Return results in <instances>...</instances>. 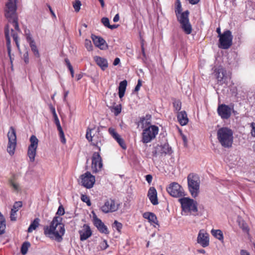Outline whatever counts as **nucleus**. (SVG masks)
Masks as SVG:
<instances>
[{
  "mask_svg": "<svg viewBox=\"0 0 255 255\" xmlns=\"http://www.w3.org/2000/svg\"><path fill=\"white\" fill-rule=\"evenodd\" d=\"M17 1L18 0H8L5 3L4 7V15L8 21V23L4 28V34L9 55L10 54V38L9 24H11L16 31L20 32L18 23V16L16 13V4Z\"/></svg>",
  "mask_w": 255,
  "mask_h": 255,
  "instance_id": "1",
  "label": "nucleus"
},
{
  "mask_svg": "<svg viewBox=\"0 0 255 255\" xmlns=\"http://www.w3.org/2000/svg\"><path fill=\"white\" fill-rule=\"evenodd\" d=\"M61 221V218L54 217L50 225L44 227V235L52 240L61 242L65 231L64 224L60 223Z\"/></svg>",
  "mask_w": 255,
  "mask_h": 255,
  "instance_id": "2",
  "label": "nucleus"
},
{
  "mask_svg": "<svg viewBox=\"0 0 255 255\" xmlns=\"http://www.w3.org/2000/svg\"><path fill=\"white\" fill-rule=\"evenodd\" d=\"M182 8L180 0L175 2V12L178 21L180 24L181 28L186 34H190L192 31V27L189 21V11L187 10L182 12Z\"/></svg>",
  "mask_w": 255,
  "mask_h": 255,
  "instance_id": "3",
  "label": "nucleus"
},
{
  "mask_svg": "<svg viewBox=\"0 0 255 255\" xmlns=\"http://www.w3.org/2000/svg\"><path fill=\"white\" fill-rule=\"evenodd\" d=\"M181 204L182 214L184 213L185 215H198V203L192 199L187 197H183L178 200Z\"/></svg>",
  "mask_w": 255,
  "mask_h": 255,
  "instance_id": "4",
  "label": "nucleus"
},
{
  "mask_svg": "<svg viewBox=\"0 0 255 255\" xmlns=\"http://www.w3.org/2000/svg\"><path fill=\"white\" fill-rule=\"evenodd\" d=\"M217 138L222 146L231 147L233 142V131L228 128H220L217 131Z\"/></svg>",
  "mask_w": 255,
  "mask_h": 255,
  "instance_id": "5",
  "label": "nucleus"
},
{
  "mask_svg": "<svg viewBox=\"0 0 255 255\" xmlns=\"http://www.w3.org/2000/svg\"><path fill=\"white\" fill-rule=\"evenodd\" d=\"M189 190L193 197L198 196L199 192L200 180L199 176L195 173H190L187 176Z\"/></svg>",
  "mask_w": 255,
  "mask_h": 255,
  "instance_id": "6",
  "label": "nucleus"
},
{
  "mask_svg": "<svg viewBox=\"0 0 255 255\" xmlns=\"http://www.w3.org/2000/svg\"><path fill=\"white\" fill-rule=\"evenodd\" d=\"M159 128L156 126H150L145 127L142 132L141 141L147 143L154 139L158 134Z\"/></svg>",
  "mask_w": 255,
  "mask_h": 255,
  "instance_id": "7",
  "label": "nucleus"
},
{
  "mask_svg": "<svg viewBox=\"0 0 255 255\" xmlns=\"http://www.w3.org/2000/svg\"><path fill=\"white\" fill-rule=\"evenodd\" d=\"M94 129L88 128L86 131V137L89 141H91L92 144L97 147L98 150H101L100 145H102V141L103 140V137L101 135L99 128H98L95 134L92 135V131Z\"/></svg>",
  "mask_w": 255,
  "mask_h": 255,
  "instance_id": "8",
  "label": "nucleus"
},
{
  "mask_svg": "<svg viewBox=\"0 0 255 255\" xmlns=\"http://www.w3.org/2000/svg\"><path fill=\"white\" fill-rule=\"evenodd\" d=\"M233 38V36L230 30H227L224 31L219 37V47L224 49L229 48L232 45Z\"/></svg>",
  "mask_w": 255,
  "mask_h": 255,
  "instance_id": "9",
  "label": "nucleus"
},
{
  "mask_svg": "<svg viewBox=\"0 0 255 255\" xmlns=\"http://www.w3.org/2000/svg\"><path fill=\"white\" fill-rule=\"evenodd\" d=\"M8 142L7 151L10 155L14 154L16 145V131L13 127H10L7 133Z\"/></svg>",
  "mask_w": 255,
  "mask_h": 255,
  "instance_id": "10",
  "label": "nucleus"
},
{
  "mask_svg": "<svg viewBox=\"0 0 255 255\" xmlns=\"http://www.w3.org/2000/svg\"><path fill=\"white\" fill-rule=\"evenodd\" d=\"M172 153L171 147L168 143H165L161 145H157L153 148L152 152L153 157L157 156H163L167 154H171Z\"/></svg>",
  "mask_w": 255,
  "mask_h": 255,
  "instance_id": "11",
  "label": "nucleus"
},
{
  "mask_svg": "<svg viewBox=\"0 0 255 255\" xmlns=\"http://www.w3.org/2000/svg\"><path fill=\"white\" fill-rule=\"evenodd\" d=\"M167 192L172 197H181L185 195L183 188L176 182H172L166 188Z\"/></svg>",
  "mask_w": 255,
  "mask_h": 255,
  "instance_id": "12",
  "label": "nucleus"
},
{
  "mask_svg": "<svg viewBox=\"0 0 255 255\" xmlns=\"http://www.w3.org/2000/svg\"><path fill=\"white\" fill-rule=\"evenodd\" d=\"M214 73L217 84L219 85H223L224 84L227 83L228 79H231V77L228 74L226 70L222 67L216 69Z\"/></svg>",
  "mask_w": 255,
  "mask_h": 255,
  "instance_id": "13",
  "label": "nucleus"
},
{
  "mask_svg": "<svg viewBox=\"0 0 255 255\" xmlns=\"http://www.w3.org/2000/svg\"><path fill=\"white\" fill-rule=\"evenodd\" d=\"M80 178L82 185L87 189L92 188L95 183V176L89 171L81 175Z\"/></svg>",
  "mask_w": 255,
  "mask_h": 255,
  "instance_id": "14",
  "label": "nucleus"
},
{
  "mask_svg": "<svg viewBox=\"0 0 255 255\" xmlns=\"http://www.w3.org/2000/svg\"><path fill=\"white\" fill-rule=\"evenodd\" d=\"M233 110V106L231 107L224 104H220L217 108V113L222 119H228L230 118Z\"/></svg>",
  "mask_w": 255,
  "mask_h": 255,
  "instance_id": "15",
  "label": "nucleus"
},
{
  "mask_svg": "<svg viewBox=\"0 0 255 255\" xmlns=\"http://www.w3.org/2000/svg\"><path fill=\"white\" fill-rule=\"evenodd\" d=\"M118 208V205L116 203L115 201L112 199H109L101 206V210L104 213H108L116 211Z\"/></svg>",
  "mask_w": 255,
  "mask_h": 255,
  "instance_id": "16",
  "label": "nucleus"
},
{
  "mask_svg": "<svg viewBox=\"0 0 255 255\" xmlns=\"http://www.w3.org/2000/svg\"><path fill=\"white\" fill-rule=\"evenodd\" d=\"M92 169L93 172L96 173L101 170L103 167L102 159L99 152H95L92 159Z\"/></svg>",
  "mask_w": 255,
  "mask_h": 255,
  "instance_id": "17",
  "label": "nucleus"
},
{
  "mask_svg": "<svg viewBox=\"0 0 255 255\" xmlns=\"http://www.w3.org/2000/svg\"><path fill=\"white\" fill-rule=\"evenodd\" d=\"M92 213L93 215V222L94 226L97 228L100 233L109 234V231L107 227L104 224L101 219L97 217L95 213L92 212Z\"/></svg>",
  "mask_w": 255,
  "mask_h": 255,
  "instance_id": "18",
  "label": "nucleus"
},
{
  "mask_svg": "<svg viewBox=\"0 0 255 255\" xmlns=\"http://www.w3.org/2000/svg\"><path fill=\"white\" fill-rule=\"evenodd\" d=\"M81 241H84L89 238L92 235V231L88 224H85L78 231Z\"/></svg>",
  "mask_w": 255,
  "mask_h": 255,
  "instance_id": "19",
  "label": "nucleus"
},
{
  "mask_svg": "<svg viewBox=\"0 0 255 255\" xmlns=\"http://www.w3.org/2000/svg\"><path fill=\"white\" fill-rule=\"evenodd\" d=\"M197 241L202 247H208L209 245V235L203 230H200Z\"/></svg>",
  "mask_w": 255,
  "mask_h": 255,
  "instance_id": "20",
  "label": "nucleus"
},
{
  "mask_svg": "<svg viewBox=\"0 0 255 255\" xmlns=\"http://www.w3.org/2000/svg\"><path fill=\"white\" fill-rule=\"evenodd\" d=\"M108 131L110 134L117 141L119 144L123 149H125L127 148V145L121 136L117 132L116 129L113 128H109Z\"/></svg>",
  "mask_w": 255,
  "mask_h": 255,
  "instance_id": "21",
  "label": "nucleus"
},
{
  "mask_svg": "<svg viewBox=\"0 0 255 255\" xmlns=\"http://www.w3.org/2000/svg\"><path fill=\"white\" fill-rule=\"evenodd\" d=\"M108 131L110 134L117 141L119 144L123 149H125L127 148V145L121 136L117 132L116 129L113 128H109Z\"/></svg>",
  "mask_w": 255,
  "mask_h": 255,
  "instance_id": "22",
  "label": "nucleus"
},
{
  "mask_svg": "<svg viewBox=\"0 0 255 255\" xmlns=\"http://www.w3.org/2000/svg\"><path fill=\"white\" fill-rule=\"evenodd\" d=\"M91 38L94 45L101 50H104L107 46L106 41L101 37L92 34Z\"/></svg>",
  "mask_w": 255,
  "mask_h": 255,
  "instance_id": "23",
  "label": "nucleus"
},
{
  "mask_svg": "<svg viewBox=\"0 0 255 255\" xmlns=\"http://www.w3.org/2000/svg\"><path fill=\"white\" fill-rule=\"evenodd\" d=\"M147 196L153 205H156L158 204L157 191L154 187H150L149 188L147 193Z\"/></svg>",
  "mask_w": 255,
  "mask_h": 255,
  "instance_id": "24",
  "label": "nucleus"
},
{
  "mask_svg": "<svg viewBox=\"0 0 255 255\" xmlns=\"http://www.w3.org/2000/svg\"><path fill=\"white\" fill-rule=\"evenodd\" d=\"M94 61L103 71H105L108 67L107 60L103 57L96 56L94 57Z\"/></svg>",
  "mask_w": 255,
  "mask_h": 255,
  "instance_id": "25",
  "label": "nucleus"
},
{
  "mask_svg": "<svg viewBox=\"0 0 255 255\" xmlns=\"http://www.w3.org/2000/svg\"><path fill=\"white\" fill-rule=\"evenodd\" d=\"M143 217L148 220V222L155 226L154 225H158V220L156 215L151 212H145L143 214Z\"/></svg>",
  "mask_w": 255,
  "mask_h": 255,
  "instance_id": "26",
  "label": "nucleus"
},
{
  "mask_svg": "<svg viewBox=\"0 0 255 255\" xmlns=\"http://www.w3.org/2000/svg\"><path fill=\"white\" fill-rule=\"evenodd\" d=\"M177 120L181 126H185L188 122V118L187 114L185 111L179 112L177 116Z\"/></svg>",
  "mask_w": 255,
  "mask_h": 255,
  "instance_id": "27",
  "label": "nucleus"
},
{
  "mask_svg": "<svg viewBox=\"0 0 255 255\" xmlns=\"http://www.w3.org/2000/svg\"><path fill=\"white\" fill-rule=\"evenodd\" d=\"M151 116L150 115H146L145 117L140 118L139 123L142 125V128L144 129L145 127L152 126L151 124Z\"/></svg>",
  "mask_w": 255,
  "mask_h": 255,
  "instance_id": "28",
  "label": "nucleus"
},
{
  "mask_svg": "<svg viewBox=\"0 0 255 255\" xmlns=\"http://www.w3.org/2000/svg\"><path fill=\"white\" fill-rule=\"evenodd\" d=\"M127 86V81L125 80L123 81H121L120 83L119 86V96L120 99H122L125 93V91L126 90V87Z\"/></svg>",
  "mask_w": 255,
  "mask_h": 255,
  "instance_id": "29",
  "label": "nucleus"
},
{
  "mask_svg": "<svg viewBox=\"0 0 255 255\" xmlns=\"http://www.w3.org/2000/svg\"><path fill=\"white\" fill-rule=\"evenodd\" d=\"M238 223L239 227L242 230L243 232L247 235H249L250 228L247 223L242 219H238Z\"/></svg>",
  "mask_w": 255,
  "mask_h": 255,
  "instance_id": "30",
  "label": "nucleus"
},
{
  "mask_svg": "<svg viewBox=\"0 0 255 255\" xmlns=\"http://www.w3.org/2000/svg\"><path fill=\"white\" fill-rule=\"evenodd\" d=\"M36 148H32L31 147H28L27 150V156L29 158V161L31 162H33L35 161V157L36 154Z\"/></svg>",
  "mask_w": 255,
  "mask_h": 255,
  "instance_id": "31",
  "label": "nucleus"
},
{
  "mask_svg": "<svg viewBox=\"0 0 255 255\" xmlns=\"http://www.w3.org/2000/svg\"><path fill=\"white\" fill-rule=\"evenodd\" d=\"M39 222L40 219L38 218H35L29 226L27 232L31 233L33 230H35L39 226Z\"/></svg>",
  "mask_w": 255,
  "mask_h": 255,
  "instance_id": "32",
  "label": "nucleus"
},
{
  "mask_svg": "<svg viewBox=\"0 0 255 255\" xmlns=\"http://www.w3.org/2000/svg\"><path fill=\"white\" fill-rule=\"evenodd\" d=\"M212 235L216 239H218L220 241L223 242L224 236L223 232L220 230H211Z\"/></svg>",
  "mask_w": 255,
  "mask_h": 255,
  "instance_id": "33",
  "label": "nucleus"
},
{
  "mask_svg": "<svg viewBox=\"0 0 255 255\" xmlns=\"http://www.w3.org/2000/svg\"><path fill=\"white\" fill-rule=\"evenodd\" d=\"M30 144L28 146L31 147L37 148L38 144V139L34 135H32L29 139Z\"/></svg>",
  "mask_w": 255,
  "mask_h": 255,
  "instance_id": "34",
  "label": "nucleus"
},
{
  "mask_svg": "<svg viewBox=\"0 0 255 255\" xmlns=\"http://www.w3.org/2000/svg\"><path fill=\"white\" fill-rule=\"evenodd\" d=\"M30 48H31V51H32V52L33 53L34 55L36 57H40V54H39V51H38V49L36 45V44H35V42H32V43L30 44V45H29Z\"/></svg>",
  "mask_w": 255,
  "mask_h": 255,
  "instance_id": "35",
  "label": "nucleus"
},
{
  "mask_svg": "<svg viewBox=\"0 0 255 255\" xmlns=\"http://www.w3.org/2000/svg\"><path fill=\"white\" fill-rule=\"evenodd\" d=\"M30 246V244L28 242L23 243L21 248V253L23 255L27 253L29 247Z\"/></svg>",
  "mask_w": 255,
  "mask_h": 255,
  "instance_id": "36",
  "label": "nucleus"
},
{
  "mask_svg": "<svg viewBox=\"0 0 255 255\" xmlns=\"http://www.w3.org/2000/svg\"><path fill=\"white\" fill-rule=\"evenodd\" d=\"M10 31H11V35L16 45V47H17L18 49H19V44L18 39L17 33L16 32L14 31V30L12 28L10 29Z\"/></svg>",
  "mask_w": 255,
  "mask_h": 255,
  "instance_id": "37",
  "label": "nucleus"
},
{
  "mask_svg": "<svg viewBox=\"0 0 255 255\" xmlns=\"http://www.w3.org/2000/svg\"><path fill=\"white\" fill-rule=\"evenodd\" d=\"M65 63L69 70L71 76L72 78L74 77V72L72 66L71 65L69 60L68 58L65 59Z\"/></svg>",
  "mask_w": 255,
  "mask_h": 255,
  "instance_id": "38",
  "label": "nucleus"
},
{
  "mask_svg": "<svg viewBox=\"0 0 255 255\" xmlns=\"http://www.w3.org/2000/svg\"><path fill=\"white\" fill-rule=\"evenodd\" d=\"M113 228H115L119 233H121L123 228V225L118 221L115 220L113 224Z\"/></svg>",
  "mask_w": 255,
  "mask_h": 255,
  "instance_id": "39",
  "label": "nucleus"
},
{
  "mask_svg": "<svg viewBox=\"0 0 255 255\" xmlns=\"http://www.w3.org/2000/svg\"><path fill=\"white\" fill-rule=\"evenodd\" d=\"M109 247L108 242L106 240L102 241L99 245V248L101 250H105Z\"/></svg>",
  "mask_w": 255,
  "mask_h": 255,
  "instance_id": "40",
  "label": "nucleus"
},
{
  "mask_svg": "<svg viewBox=\"0 0 255 255\" xmlns=\"http://www.w3.org/2000/svg\"><path fill=\"white\" fill-rule=\"evenodd\" d=\"M173 107L176 111H179L181 108V102L179 100H175L173 103Z\"/></svg>",
  "mask_w": 255,
  "mask_h": 255,
  "instance_id": "41",
  "label": "nucleus"
},
{
  "mask_svg": "<svg viewBox=\"0 0 255 255\" xmlns=\"http://www.w3.org/2000/svg\"><path fill=\"white\" fill-rule=\"evenodd\" d=\"M5 220L2 214H1L0 215V229H3L4 230H5Z\"/></svg>",
  "mask_w": 255,
  "mask_h": 255,
  "instance_id": "42",
  "label": "nucleus"
},
{
  "mask_svg": "<svg viewBox=\"0 0 255 255\" xmlns=\"http://www.w3.org/2000/svg\"><path fill=\"white\" fill-rule=\"evenodd\" d=\"M57 129L58 130V131L59 132V136L61 139V142H62L63 143H66V139L65 138L64 133L62 130V128L61 127V128H57Z\"/></svg>",
  "mask_w": 255,
  "mask_h": 255,
  "instance_id": "43",
  "label": "nucleus"
},
{
  "mask_svg": "<svg viewBox=\"0 0 255 255\" xmlns=\"http://www.w3.org/2000/svg\"><path fill=\"white\" fill-rule=\"evenodd\" d=\"M85 46L88 51H92L93 49V46L92 42L90 40L86 39L85 41Z\"/></svg>",
  "mask_w": 255,
  "mask_h": 255,
  "instance_id": "44",
  "label": "nucleus"
},
{
  "mask_svg": "<svg viewBox=\"0 0 255 255\" xmlns=\"http://www.w3.org/2000/svg\"><path fill=\"white\" fill-rule=\"evenodd\" d=\"M81 5V1L79 0H76L73 4V7L75 11L78 12L80 10Z\"/></svg>",
  "mask_w": 255,
  "mask_h": 255,
  "instance_id": "45",
  "label": "nucleus"
},
{
  "mask_svg": "<svg viewBox=\"0 0 255 255\" xmlns=\"http://www.w3.org/2000/svg\"><path fill=\"white\" fill-rule=\"evenodd\" d=\"M22 204L21 201L15 202L13 205L12 208L11 209H14L15 210L18 211L19 209L22 207Z\"/></svg>",
  "mask_w": 255,
  "mask_h": 255,
  "instance_id": "46",
  "label": "nucleus"
},
{
  "mask_svg": "<svg viewBox=\"0 0 255 255\" xmlns=\"http://www.w3.org/2000/svg\"><path fill=\"white\" fill-rule=\"evenodd\" d=\"M16 211L14 209H11L10 212V220L12 221H15L16 220Z\"/></svg>",
  "mask_w": 255,
  "mask_h": 255,
  "instance_id": "47",
  "label": "nucleus"
},
{
  "mask_svg": "<svg viewBox=\"0 0 255 255\" xmlns=\"http://www.w3.org/2000/svg\"><path fill=\"white\" fill-rule=\"evenodd\" d=\"M81 200L83 202H86L88 206H90L91 205L90 199L87 195H82L81 196Z\"/></svg>",
  "mask_w": 255,
  "mask_h": 255,
  "instance_id": "48",
  "label": "nucleus"
},
{
  "mask_svg": "<svg viewBox=\"0 0 255 255\" xmlns=\"http://www.w3.org/2000/svg\"><path fill=\"white\" fill-rule=\"evenodd\" d=\"M101 22L105 26L109 27L110 25V21L108 18L103 17L101 19Z\"/></svg>",
  "mask_w": 255,
  "mask_h": 255,
  "instance_id": "49",
  "label": "nucleus"
},
{
  "mask_svg": "<svg viewBox=\"0 0 255 255\" xmlns=\"http://www.w3.org/2000/svg\"><path fill=\"white\" fill-rule=\"evenodd\" d=\"M64 213H65L64 208H63L62 205H60L58 209L56 214L58 215L59 216H62L64 214Z\"/></svg>",
  "mask_w": 255,
  "mask_h": 255,
  "instance_id": "50",
  "label": "nucleus"
},
{
  "mask_svg": "<svg viewBox=\"0 0 255 255\" xmlns=\"http://www.w3.org/2000/svg\"><path fill=\"white\" fill-rule=\"evenodd\" d=\"M251 128V133L252 136L255 137V123H252L250 125Z\"/></svg>",
  "mask_w": 255,
  "mask_h": 255,
  "instance_id": "51",
  "label": "nucleus"
},
{
  "mask_svg": "<svg viewBox=\"0 0 255 255\" xmlns=\"http://www.w3.org/2000/svg\"><path fill=\"white\" fill-rule=\"evenodd\" d=\"M53 118H54V122L57 127V128H61V127L60 121L58 119L57 115H54L53 116Z\"/></svg>",
  "mask_w": 255,
  "mask_h": 255,
  "instance_id": "52",
  "label": "nucleus"
},
{
  "mask_svg": "<svg viewBox=\"0 0 255 255\" xmlns=\"http://www.w3.org/2000/svg\"><path fill=\"white\" fill-rule=\"evenodd\" d=\"M114 112L116 116H118L121 112V108L119 106L114 107Z\"/></svg>",
  "mask_w": 255,
  "mask_h": 255,
  "instance_id": "53",
  "label": "nucleus"
},
{
  "mask_svg": "<svg viewBox=\"0 0 255 255\" xmlns=\"http://www.w3.org/2000/svg\"><path fill=\"white\" fill-rule=\"evenodd\" d=\"M141 85H142V81L141 80L139 79L137 81V84L134 88V91H135V92L138 91L139 90V89H140V87L141 86Z\"/></svg>",
  "mask_w": 255,
  "mask_h": 255,
  "instance_id": "54",
  "label": "nucleus"
},
{
  "mask_svg": "<svg viewBox=\"0 0 255 255\" xmlns=\"http://www.w3.org/2000/svg\"><path fill=\"white\" fill-rule=\"evenodd\" d=\"M145 179L148 184H150L152 180V176L150 174H148L145 176Z\"/></svg>",
  "mask_w": 255,
  "mask_h": 255,
  "instance_id": "55",
  "label": "nucleus"
},
{
  "mask_svg": "<svg viewBox=\"0 0 255 255\" xmlns=\"http://www.w3.org/2000/svg\"><path fill=\"white\" fill-rule=\"evenodd\" d=\"M10 184L11 186L13 187V188L16 190L17 191L19 189V186L17 184L14 183V182L11 181H10Z\"/></svg>",
  "mask_w": 255,
  "mask_h": 255,
  "instance_id": "56",
  "label": "nucleus"
},
{
  "mask_svg": "<svg viewBox=\"0 0 255 255\" xmlns=\"http://www.w3.org/2000/svg\"><path fill=\"white\" fill-rule=\"evenodd\" d=\"M26 40H27V42L29 43V45H30V44L32 43V42H35L34 40L32 39V38L30 35H28L26 37Z\"/></svg>",
  "mask_w": 255,
  "mask_h": 255,
  "instance_id": "57",
  "label": "nucleus"
},
{
  "mask_svg": "<svg viewBox=\"0 0 255 255\" xmlns=\"http://www.w3.org/2000/svg\"><path fill=\"white\" fill-rule=\"evenodd\" d=\"M49 108H50V111L52 112V114L53 116L55 115H57L56 113L55 109L52 105H50L49 106Z\"/></svg>",
  "mask_w": 255,
  "mask_h": 255,
  "instance_id": "58",
  "label": "nucleus"
},
{
  "mask_svg": "<svg viewBox=\"0 0 255 255\" xmlns=\"http://www.w3.org/2000/svg\"><path fill=\"white\" fill-rule=\"evenodd\" d=\"M24 56V60L26 64L28 63L29 62V58H28V53H26L23 55Z\"/></svg>",
  "mask_w": 255,
  "mask_h": 255,
  "instance_id": "59",
  "label": "nucleus"
},
{
  "mask_svg": "<svg viewBox=\"0 0 255 255\" xmlns=\"http://www.w3.org/2000/svg\"><path fill=\"white\" fill-rule=\"evenodd\" d=\"M120 63V59L119 58H116L114 60V61L113 62V65L114 66H116L118 65Z\"/></svg>",
  "mask_w": 255,
  "mask_h": 255,
  "instance_id": "60",
  "label": "nucleus"
},
{
  "mask_svg": "<svg viewBox=\"0 0 255 255\" xmlns=\"http://www.w3.org/2000/svg\"><path fill=\"white\" fill-rule=\"evenodd\" d=\"M241 255H250L249 253L245 250H242L240 252Z\"/></svg>",
  "mask_w": 255,
  "mask_h": 255,
  "instance_id": "61",
  "label": "nucleus"
},
{
  "mask_svg": "<svg viewBox=\"0 0 255 255\" xmlns=\"http://www.w3.org/2000/svg\"><path fill=\"white\" fill-rule=\"evenodd\" d=\"M120 16L119 14H117L113 18V21L115 22H118L119 20Z\"/></svg>",
  "mask_w": 255,
  "mask_h": 255,
  "instance_id": "62",
  "label": "nucleus"
},
{
  "mask_svg": "<svg viewBox=\"0 0 255 255\" xmlns=\"http://www.w3.org/2000/svg\"><path fill=\"white\" fill-rule=\"evenodd\" d=\"M118 27V25H116V24L110 25V24L108 28L111 29H114L117 28Z\"/></svg>",
  "mask_w": 255,
  "mask_h": 255,
  "instance_id": "63",
  "label": "nucleus"
},
{
  "mask_svg": "<svg viewBox=\"0 0 255 255\" xmlns=\"http://www.w3.org/2000/svg\"><path fill=\"white\" fill-rule=\"evenodd\" d=\"M48 8H49V10H50V13H51V14L52 15V16H53L54 18H55V17H56V15H55V13H54V11H53V10L52 9L50 5H49V6H48Z\"/></svg>",
  "mask_w": 255,
  "mask_h": 255,
  "instance_id": "64",
  "label": "nucleus"
}]
</instances>
